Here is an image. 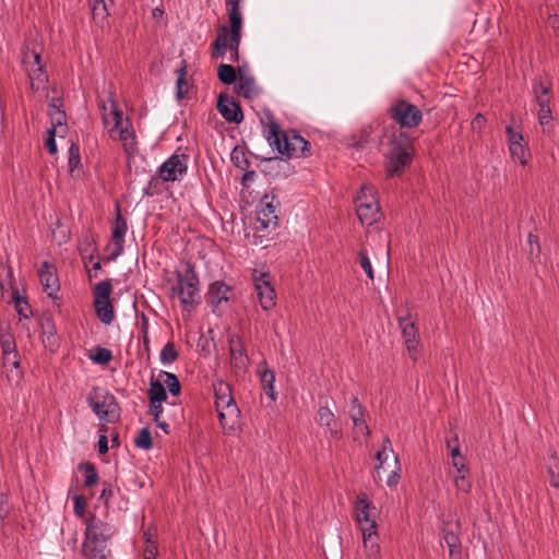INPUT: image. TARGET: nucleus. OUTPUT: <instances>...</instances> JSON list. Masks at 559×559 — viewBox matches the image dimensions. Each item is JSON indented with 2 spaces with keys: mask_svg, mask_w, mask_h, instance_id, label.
Here are the masks:
<instances>
[{
  "mask_svg": "<svg viewBox=\"0 0 559 559\" xmlns=\"http://www.w3.org/2000/svg\"><path fill=\"white\" fill-rule=\"evenodd\" d=\"M217 76L222 83L227 85L234 84L237 80L235 68L225 63L218 66Z\"/></svg>",
  "mask_w": 559,
  "mask_h": 559,
  "instance_id": "40",
  "label": "nucleus"
},
{
  "mask_svg": "<svg viewBox=\"0 0 559 559\" xmlns=\"http://www.w3.org/2000/svg\"><path fill=\"white\" fill-rule=\"evenodd\" d=\"M461 524L460 521L444 522L442 526L443 540L449 547L451 559H461V538H460Z\"/></svg>",
  "mask_w": 559,
  "mask_h": 559,
  "instance_id": "20",
  "label": "nucleus"
},
{
  "mask_svg": "<svg viewBox=\"0 0 559 559\" xmlns=\"http://www.w3.org/2000/svg\"><path fill=\"white\" fill-rule=\"evenodd\" d=\"M229 31L228 27L222 25L217 31V36L212 43V58H223L227 51Z\"/></svg>",
  "mask_w": 559,
  "mask_h": 559,
  "instance_id": "29",
  "label": "nucleus"
},
{
  "mask_svg": "<svg viewBox=\"0 0 559 559\" xmlns=\"http://www.w3.org/2000/svg\"><path fill=\"white\" fill-rule=\"evenodd\" d=\"M230 159L233 164L241 170H246L249 167V160L247 159L243 150L239 146H236L231 151Z\"/></svg>",
  "mask_w": 559,
  "mask_h": 559,
  "instance_id": "45",
  "label": "nucleus"
},
{
  "mask_svg": "<svg viewBox=\"0 0 559 559\" xmlns=\"http://www.w3.org/2000/svg\"><path fill=\"white\" fill-rule=\"evenodd\" d=\"M271 147L287 158H300L311 155V144L296 130L282 131L272 114H266V123L263 129Z\"/></svg>",
  "mask_w": 559,
  "mask_h": 559,
  "instance_id": "1",
  "label": "nucleus"
},
{
  "mask_svg": "<svg viewBox=\"0 0 559 559\" xmlns=\"http://www.w3.org/2000/svg\"><path fill=\"white\" fill-rule=\"evenodd\" d=\"M3 365L4 367H12L16 369V379L22 378V371H20V360H19V353L14 352L13 354L3 355Z\"/></svg>",
  "mask_w": 559,
  "mask_h": 559,
  "instance_id": "50",
  "label": "nucleus"
},
{
  "mask_svg": "<svg viewBox=\"0 0 559 559\" xmlns=\"http://www.w3.org/2000/svg\"><path fill=\"white\" fill-rule=\"evenodd\" d=\"M445 443L451 456H453L454 450H460L459 437L456 435L452 438H448Z\"/></svg>",
  "mask_w": 559,
  "mask_h": 559,
  "instance_id": "58",
  "label": "nucleus"
},
{
  "mask_svg": "<svg viewBox=\"0 0 559 559\" xmlns=\"http://www.w3.org/2000/svg\"><path fill=\"white\" fill-rule=\"evenodd\" d=\"M230 362L234 368L243 370L246 369L249 358L239 336H231L229 338Z\"/></svg>",
  "mask_w": 559,
  "mask_h": 559,
  "instance_id": "26",
  "label": "nucleus"
},
{
  "mask_svg": "<svg viewBox=\"0 0 559 559\" xmlns=\"http://www.w3.org/2000/svg\"><path fill=\"white\" fill-rule=\"evenodd\" d=\"M239 93L247 99H251L257 96L258 91L255 88L254 79L252 76L240 75L238 79Z\"/></svg>",
  "mask_w": 559,
  "mask_h": 559,
  "instance_id": "35",
  "label": "nucleus"
},
{
  "mask_svg": "<svg viewBox=\"0 0 559 559\" xmlns=\"http://www.w3.org/2000/svg\"><path fill=\"white\" fill-rule=\"evenodd\" d=\"M145 535V548L143 550V559H156L158 555V547L156 542L152 539V536L147 533Z\"/></svg>",
  "mask_w": 559,
  "mask_h": 559,
  "instance_id": "47",
  "label": "nucleus"
},
{
  "mask_svg": "<svg viewBox=\"0 0 559 559\" xmlns=\"http://www.w3.org/2000/svg\"><path fill=\"white\" fill-rule=\"evenodd\" d=\"M399 328L401 329L406 348L408 350L409 357L413 360L417 359L418 354V329L416 324L412 321L411 316L399 318Z\"/></svg>",
  "mask_w": 559,
  "mask_h": 559,
  "instance_id": "17",
  "label": "nucleus"
},
{
  "mask_svg": "<svg viewBox=\"0 0 559 559\" xmlns=\"http://www.w3.org/2000/svg\"><path fill=\"white\" fill-rule=\"evenodd\" d=\"M177 81H176V96L180 100L185 98L188 93V83H187V74H188V62L186 59L180 61L179 68L176 70Z\"/></svg>",
  "mask_w": 559,
  "mask_h": 559,
  "instance_id": "31",
  "label": "nucleus"
},
{
  "mask_svg": "<svg viewBox=\"0 0 559 559\" xmlns=\"http://www.w3.org/2000/svg\"><path fill=\"white\" fill-rule=\"evenodd\" d=\"M79 469L82 472L84 476V486L92 487L98 483V473L94 464L90 462H82L79 464Z\"/></svg>",
  "mask_w": 559,
  "mask_h": 559,
  "instance_id": "36",
  "label": "nucleus"
},
{
  "mask_svg": "<svg viewBox=\"0 0 559 559\" xmlns=\"http://www.w3.org/2000/svg\"><path fill=\"white\" fill-rule=\"evenodd\" d=\"M178 357L179 353L173 342L166 343L159 354V360L163 365H170L176 361Z\"/></svg>",
  "mask_w": 559,
  "mask_h": 559,
  "instance_id": "39",
  "label": "nucleus"
},
{
  "mask_svg": "<svg viewBox=\"0 0 559 559\" xmlns=\"http://www.w3.org/2000/svg\"><path fill=\"white\" fill-rule=\"evenodd\" d=\"M388 115L402 129H414L423 121V111L404 98L395 99L388 108Z\"/></svg>",
  "mask_w": 559,
  "mask_h": 559,
  "instance_id": "6",
  "label": "nucleus"
},
{
  "mask_svg": "<svg viewBox=\"0 0 559 559\" xmlns=\"http://www.w3.org/2000/svg\"><path fill=\"white\" fill-rule=\"evenodd\" d=\"M376 459L379 462V464L376 465V471H377V473H379V471L383 467V464L389 459V453L385 451H378L376 454Z\"/></svg>",
  "mask_w": 559,
  "mask_h": 559,
  "instance_id": "59",
  "label": "nucleus"
},
{
  "mask_svg": "<svg viewBox=\"0 0 559 559\" xmlns=\"http://www.w3.org/2000/svg\"><path fill=\"white\" fill-rule=\"evenodd\" d=\"M97 448L100 454H105L108 452V439L105 435L99 436Z\"/></svg>",
  "mask_w": 559,
  "mask_h": 559,
  "instance_id": "62",
  "label": "nucleus"
},
{
  "mask_svg": "<svg viewBox=\"0 0 559 559\" xmlns=\"http://www.w3.org/2000/svg\"><path fill=\"white\" fill-rule=\"evenodd\" d=\"M414 145L405 131L393 132L383 152L384 169L388 178L401 176L413 162Z\"/></svg>",
  "mask_w": 559,
  "mask_h": 559,
  "instance_id": "3",
  "label": "nucleus"
},
{
  "mask_svg": "<svg viewBox=\"0 0 559 559\" xmlns=\"http://www.w3.org/2000/svg\"><path fill=\"white\" fill-rule=\"evenodd\" d=\"M394 463L396 465V468L394 471H392V473L389 475L388 479H386V485L389 487H394L399 484L400 481V469H401V464H400V460H399V456L395 455L394 456Z\"/></svg>",
  "mask_w": 559,
  "mask_h": 559,
  "instance_id": "54",
  "label": "nucleus"
},
{
  "mask_svg": "<svg viewBox=\"0 0 559 559\" xmlns=\"http://www.w3.org/2000/svg\"><path fill=\"white\" fill-rule=\"evenodd\" d=\"M213 390L219 424L226 432L230 433L235 431L240 417V411L231 395V388L227 382L217 380L213 383Z\"/></svg>",
  "mask_w": 559,
  "mask_h": 559,
  "instance_id": "5",
  "label": "nucleus"
},
{
  "mask_svg": "<svg viewBox=\"0 0 559 559\" xmlns=\"http://www.w3.org/2000/svg\"><path fill=\"white\" fill-rule=\"evenodd\" d=\"M160 416H162V414H158L157 419H156V417H153L154 421L156 423L158 428L164 430L165 433H169V425L166 421L162 420Z\"/></svg>",
  "mask_w": 559,
  "mask_h": 559,
  "instance_id": "63",
  "label": "nucleus"
},
{
  "mask_svg": "<svg viewBox=\"0 0 559 559\" xmlns=\"http://www.w3.org/2000/svg\"><path fill=\"white\" fill-rule=\"evenodd\" d=\"M31 81V87L33 91H39L45 87L48 82L47 72L44 69V63L36 64L26 69Z\"/></svg>",
  "mask_w": 559,
  "mask_h": 559,
  "instance_id": "30",
  "label": "nucleus"
},
{
  "mask_svg": "<svg viewBox=\"0 0 559 559\" xmlns=\"http://www.w3.org/2000/svg\"><path fill=\"white\" fill-rule=\"evenodd\" d=\"M361 533L366 555L368 557H376L380 552L377 525L370 524L369 526H362Z\"/></svg>",
  "mask_w": 559,
  "mask_h": 559,
  "instance_id": "28",
  "label": "nucleus"
},
{
  "mask_svg": "<svg viewBox=\"0 0 559 559\" xmlns=\"http://www.w3.org/2000/svg\"><path fill=\"white\" fill-rule=\"evenodd\" d=\"M115 534L114 525L95 515L90 516L86 520L82 545V551L86 559H109L111 557L109 542Z\"/></svg>",
  "mask_w": 559,
  "mask_h": 559,
  "instance_id": "2",
  "label": "nucleus"
},
{
  "mask_svg": "<svg viewBox=\"0 0 559 559\" xmlns=\"http://www.w3.org/2000/svg\"><path fill=\"white\" fill-rule=\"evenodd\" d=\"M0 345L2 355L13 354L16 350V344L13 335L9 332L0 334Z\"/></svg>",
  "mask_w": 559,
  "mask_h": 559,
  "instance_id": "46",
  "label": "nucleus"
},
{
  "mask_svg": "<svg viewBox=\"0 0 559 559\" xmlns=\"http://www.w3.org/2000/svg\"><path fill=\"white\" fill-rule=\"evenodd\" d=\"M241 41V36H229L228 37V46L229 49V60L231 62H238L239 61V46Z\"/></svg>",
  "mask_w": 559,
  "mask_h": 559,
  "instance_id": "49",
  "label": "nucleus"
},
{
  "mask_svg": "<svg viewBox=\"0 0 559 559\" xmlns=\"http://www.w3.org/2000/svg\"><path fill=\"white\" fill-rule=\"evenodd\" d=\"M176 283L171 287L173 294L179 298L181 308L192 312L201 302L200 280L195 266L191 262L185 263L183 270L175 272Z\"/></svg>",
  "mask_w": 559,
  "mask_h": 559,
  "instance_id": "4",
  "label": "nucleus"
},
{
  "mask_svg": "<svg viewBox=\"0 0 559 559\" xmlns=\"http://www.w3.org/2000/svg\"><path fill=\"white\" fill-rule=\"evenodd\" d=\"M114 496V490L110 484H105L100 493V499H103L106 503Z\"/></svg>",
  "mask_w": 559,
  "mask_h": 559,
  "instance_id": "61",
  "label": "nucleus"
},
{
  "mask_svg": "<svg viewBox=\"0 0 559 559\" xmlns=\"http://www.w3.org/2000/svg\"><path fill=\"white\" fill-rule=\"evenodd\" d=\"M136 448L142 450H151L153 447L151 431L148 428H142L134 439Z\"/></svg>",
  "mask_w": 559,
  "mask_h": 559,
  "instance_id": "44",
  "label": "nucleus"
},
{
  "mask_svg": "<svg viewBox=\"0 0 559 559\" xmlns=\"http://www.w3.org/2000/svg\"><path fill=\"white\" fill-rule=\"evenodd\" d=\"M1 269L5 272V282L12 288V299L14 308L20 318L28 319L32 316L31 306L25 297L19 295V289L14 287L13 270L10 265H1ZM0 287L4 288V280L0 278Z\"/></svg>",
  "mask_w": 559,
  "mask_h": 559,
  "instance_id": "15",
  "label": "nucleus"
},
{
  "mask_svg": "<svg viewBox=\"0 0 559 559\" xmlns=\"http://www.w3.org/2000/svg\"><path fill=\"white\" fill-rule=\"evenodd\" d=\"M90 359L99 365H107L112 359V353L108 348L96 346L91 349Z\"/></svg>",
  "mask_w": 559,
  "mask_h": 559,
  "instance_id": "38",
  "label": "nucleus"
},
{
  "mask_svg": "<svg viewBox=\"0 0 559 559\" xmlns=\"http://www.w3.org/2000/svg\"><path fill=\"white\" fill-rule=\"evenodd\" d=\"M189 156L187 154L170 155L157 169V176L163 181H178L188 171Z\"/></svg>",
  "mask_w": 559,
  "mask_h": 559,
  "instance_id": "11",
  "label": "nucleus"
},
{
  "mask_svg": "<svg viewBox=\"0 0 559 559\" xmlns=\"http://www.w3.org/2000/svg\"><path fill=\"white\" fill-rule=\"evenodd\" d=\"M509 151L514 162H519L523 166L527 164L530 151L525 144L509 145Z\"/></svg>",
  "mask_w": 559,
  "mask_h": 559,
  "instance_id": "41",
  "label": "nucleus"
},
{
  "mask_svg": "<svg viewBox=\"0 0 559 559\" xmlns=\"http://www.w3.org/2000/svg\"><path fill=\"white\" fill-rule=\"evenodd\" d=\"M92 17L97 26L103 27L107 21L108 10L105 0H88Z\"/></svg>",
  "mask_w": 559,
  "mask_h": 559,
  "instance_id": "32",
  "label": "nucleus"
},
{
  "mask_svg": "<svg viewBox=\"0 0 559 559\" xmlns=\"http://www.w3.org/2000/svg\"><path fill=\"white\" fill-rule=\"evenodd\" d=\"M252 280L262 309L269 311L274 308L276 305V294L274 287L271 284L270 273H259L257 270H253Z\"/></svg>",
  "mask_w": 559,
  "mask_h": 559,
  "instance_id": "12",
  "label": "nucleus"
},
{
  "mask_svg": "<svg viewBox=\"0 0 559 559\" xmlns=\"http://www.w3.org/2000/svg\"><path fill=\"white\" fill-rule=\"evenodd\" d=\"M150 412L153 417H158V414H163V402L167 400V392L164 384L158 380L151 379L150 389Z\"/></svg>",
  "mask_w": 559,
  "mask_h": 559,
  "instance_id": "23",
  "label": "nucleus"
},
{
  "mask_svg": "<svg viewBox=\"0 0 559 559\" xmlns=\"http://www.w3.org/2000/svg\"><path fill=\"white\" fill-rule=\"evenodd\" d=\"M90 407L100 420L114 423L120 417V406L114 394L108 391L93 390V395L87 397Z\"/></svg>",
  "mask_w": 559,
  "mask_h": 559,
  "instance_id": "8",
  "label": "nucleus"
},
{
  "mask_svg": "<svg viewBox=\"0 0 559 559\" xmlns=\"http://www.w3.org/2000/svg\"><path fill=\"white\" fill-rule=\"evenodd\" d=\"M486 122V118L481 114H477L472 120V128L474 130H481Z\"/></svg>",
  "mask_w": 559,
  "mask_h": 559,
  "instance_id": "60",
  "label": "nucleus"
},
{
  "mask_svg": "<svg viewBox=\"0 0 559 559\" xmlns=\"http://www.w3.org/2000/svg\"><path fill=\"white\" fill-rule=\"evenodd\" d=\"M38 276L43 285L44 292L48 297L57 298V293L60 289L59 278L56 273V269L48 261H44L41 267L38 271Z\"/></svg>",
  "mask_w": 559,
  "mask_h": 559,
  "instance_id": "21",
  "label": "nucleus"
},
{
  "mask_svg": "<svg viewBox=\"0 0 559 559\" xmlns=\"http://www.w3.org/2000/svg\"><path fill=\"white\" fill-rule=\"evenodd\" d=\"M22 62L25 69L35 67L36 64L38 66L43 62L40 52L35 50L34 48H29L28 46H26L23 50Z\"/></svg>",
  "mask_w": 559,
  "mask_h": 559,
  "instance_id": "43",
  "label": "nucleus"
},
{
  "mask_svg": "<svg viewBox=\"0 0 559 559\" xmlns=\"http://www.w3.org/2000/svg\"><path fill=\"white\" fill-rule=\"evenodd\" d=\"M357 260L361 269L366 272L367 276L370 280H373V269L368 257V253L365 249L359 250Z\"/></svg>",
  "mask_w": 559,
  "mask_h": 559,
  "instance_id": "48",
  "label": "nucleus"
},
{
  "mask_svg": "<svg viewBox=\"0 0 559 559\" xmlns=\"http://www.w3.org/2000/svg\"><path fill=\"white\" fill-rule=\"evenodd\" d=\"M316 423L325 428V435L330 438L340 440L343 437L341 423L328 405H320L316 415Z\"/></svg>",
  "mask_w": 559,
  "mask_h": 559,
  "instance_id": "16",
  "label": "nucleus"
},
{
  "mask_svg": "<svg viewBox=\"0 0 559 559\" xmlns=\"http://www.w3.org/2000/svg\"><path fill=\"white\" fill-rule=\"evenodd\" d=\"M55 138H56V130H55V128H50L47 131V139L45 141V145H46L49 154H51V155H55L58 152Z\"/></svg>",
  "mask_w": 559,
  "mask_h": 559,
  "instance_id": "53",
  "label": "nucleus"
},
{
  "mask_svg": "<svg viewBox=\"0 0 559 559\" xmlns=\"http://www.w3.org/2000/svg\"><path fill=\"white\" fill-rule=\"evenodd\" d=\"M376 508L368 501L365 493H360L355 502V519L362 531V526H369L370 524L377 525L376 520L372 518V511Z\"/></svg>",
  "mask_w": 559,
  "mask_h": 559,
  "instance_id": "24",
  "label": "nucleus"
},
{
  "mask_svg": "<svg viewBox=\"0 0 559 559\" xmlns=\"http://www.w3.org/2000/svg\"><path fill=\"white\" fill-rule=\"evenodd\" d=\"M110 114L114 117L115 126L114 130L119 132V140L122 141L124 151L128 154H131L135 150V135L132 130H129L127 127H123L122 121V111L118 108L115 99L110 97Z\"/></svg>",
  "mask_w": 559,
  "mask_h": 559,
  "instance_id": "14",
  "label": "nucleus"
},
{
  "mask_svg": "<svg viewBox=\"0 0 559 559\" xmlns=\"http://www.w3.org/2000/svg\"><path fill=\"white\" fill-rule=\"evenodd\" d=\"M48 115L51 120V124H52L51 128L56 129L57 127H61L66 123L67 116H66L64 110H62V109L48 110Z\"/></svg>",
  "mask_w": 559,
  "mask_h": 559,
  "instance_id": "51",
  "label": "nucleus"
},
{
  "mask_svg": "<svg viewBox=\"0 0 559 559\" xmlns=\"http://www.w3.org/2000/svg\"><path fill=\"white\" fill-rule=\"evenodd\" d=\"M357 216L362 225L371 226L381 217L380 205L371 187L362 186L355 199Z\"/></svg>",
  "mask_w": 559,
  "mask_h": 559,
  "instance_id": "7",
  "label": "nucleus"
},
{
  "mask_svg": "<svg viewBox=\"0 0 559 559\" xmlns=\"http://www.w3.org/2000/svg\"><path fill=\"white\" fill-rule=\"evenodd\" d=\"M73 511L78 516H82L85 511V499L82 496L74 497Z\"/></svg>",
  "mask_w": 559,
  "mask_h": 559,
  "instance_id": "57",
  "label": "nucleus"
},
{
  "mask_svg": "<svg viewBox=\"0 0 559 559\" xmlns=\"http://www.w3.org/2000/svg\"><path fill=\"white\" fill-rule=\"evenodd\" d=\"M508 145H515L523 143V134L520 131H515L512 126L506 128Z\"/></svg>",
  "mask_w": 559,
  "mask_h": 559,
  "instance_id": "52",
  "label": "nucleus"
},
{
  "mask_svg": "<svg viewBox=\"0 0 559 559\" xmlns=\"http://www.w3.org/2000/svg\"><path fill=\"white\" fill-rule=\"evenodd\" d=\"M157 182V179L156 178H152L147 185V187H145L143 189V194L146 195V197H152L154 194V191H153V186L154 183Z\"/></svg>",
  "mask_w": 559,
  "mask_h": 559,
  "instance_id": "64",
  "label": "nucleus"
},
{
  "mask_svg": "<svg viewBox=\"0 0 559 559\" xmlns=\"http://www.w3.org/2000/svg\"><path fill=\"white\" fill-rule=\"evenodd\" d=\"M452 466L456 469L457 475L454 477V485L462 492H469L472 489V480L469 478V469L466 465V459L462 455L461 450H454Z\"/></svg>",
  "mask_w": 559,
  "mask_h": 559,
  "instance_id": "18",
  "label": "nucleus"
},
{
  "mask_svg": "<svg viewBox=\"0 0 559 559\" xmlns=\"http://www.w3.org/2000/svg\"><path fill=\"white\" fill-rule=\"evenodd\" d=\"M112 285L110 280L97 283L94 287V308L98 319L106 325L115 319L114 307L110 301Z\"/></svg>",
  "mask_w": 559,
  "mask_h": 559,
  "instance_id": "9",
  "label": "nucleus"
},
{
  "mask_svg": "<svg viewBox=\"0 0 559 559\" xmlns=\"http://www.w3.org/2000/svg\"><path fill=\"white\" fill-rule=\"evenodd\" d=\"M116 218L112 223L111 245L107 246L110 250L107 257L108 261H115L123 252L124 237L128 230L127 219L122 216L119 204L116 205Z\"/></svg>",
  "mask_w": 559,
  "mask_h": 559,
  "instance_id": "13",
  "label": "nucleus"
},
{
  "mask_svg": "<svg viewBox=\"0 0 559 559\" xmlns=\"http://www.w3.org/2000/svg\"><path fill=\"white\" fill-rule=\"evenodd\" d=\"M349 417L357 433L360 432L365 437L370 435L369 427L365 420V409L356 396L350 400Z\"/></svg>",
  "mask_w": 559,
  "mask_h": 559,
  "instance_id": "27",
  "label": "nucleus"
},
{
  "mask_svg": "<svg viewBox=\"0 0 559 559\" xmlns=\"http://www.w3.org/2000/svg\"><path fill=\"white\" fill-rule=\"evenodd\" d=\"M228 11V19L230 23L229 36H241L242 31V16L239 10H227Z\"/></svg>",
  "mask_w": 559,
  "mask_h": 559,
  "instance_id": "37",
  "label": "nucleus"
},
{
  "mask_svg": "<svg viewBox=\"0 0 559 559\" xmlns=\"http://www.w3.org/2000/svg\"><path fill=\"white\" fill-rule=\"evenodd\" d=\"M260 209L257 212L254 229L263 231L265 229H275L278 224L277 209L280 202L273 194H264L260 200Z\"/></svg>",
  "mask_w": 559,
  "mask_h": 559,
  "instance_id": "10",
  "label": "nucleus"
},
{
  "mask_svg": "<svg viewBox=\"0 0 559 559\" xmlns=\"http://www.w3.org/2000/svg\"><path fill=\"white\" fill-rule=\"evenodd\" d=\"M158 380L164 384L165 389H167L171 395L178 396L180 394L181 384L175 373L162 370L159 371Z\"/></svg>",
  "mask_w": 559,
  "mask_h": 559,
  "instance_id": "33",
  "label": "nucleus"
},
{
  "mask_svg": "<svg viewBox=\"0 0 559 559\" xmlns=\"http://www.w3.org/2000/svg\"><path fill=\"white\" fill-rule=\"evenodd\" d=\"M528 247H530V254L539 257L540 253V246H539V238L537 235L530 234L527 238Z\"/></svg>",
  "mask_w": 559,
  "mask_h": 559,
  "instance_id": "55",
  "label": "nucleus"
},
{
  "mask_svg": "<svg viewBox=\"0 0 559 559\" xmlns=\"http://www.w3.org/2000/svg\"><path fill=\"white\" fill-rule=\"evenodd\" d=\"M217 110L227 122L239 124L243 120L240 104L225 93L217 98Z\"/></svg>",
  "mask_w": 559,
  "mask_h": 559,
  "instance_id": "19",
  "label": "nucleus"
},
{
  "mask_svg": "<svg viewBox=\"0 0 559 559\" xmlns=\"http://www.w3.org/2000/svg\"><path fill=\"white\" fill-rule=\"evenodd\" d=\"M68 166L71 175L81 166V154L79 144L72 142L68 150Z\"/></svg>",
  "mask_w": 559,
  "mask_h": 559,
  "instance_id": "42",
  "label": "nucleus"
},
{
  "mask_svg": "<svg viewBox=\"0 0 559 559\" xmlns=\"http://www.w3.org/2000/svg\"><path fill=\"white\" fill-rule=\"evenodd\" d=\"M231 292V287L223 281H215L209 286L207 302L215 310L223 301L229 300L228 294Z\"/></svg>",
  "mask_w": 559,
  "mask_h": 559,
  "instance_id": "25",
  "label": "nucleus"
},
{
  "mask_svg": "<svg viewBox=\"0 0 559 559\" xmlns=\"http://www.w3.org/2000/svg\"><path fill=\"white\" fill-rule=\"evenodd\" d=\"M549 484L555 488H559V465H555L548 468Z\"/></svg>",
  "mask_w": 559,
  "mask_h": 559,
  "instance_id": "56",
  "label": "nucleus"
},
{
  "mask_svg": "<svg viewBox=\"0 0 559 559\" xmlns=\"http://www.w3.org/2000/svg\"><path fill=\"white\" fill-rule=\"evenodd\" d=\"M260 381L265 394L272 400H276V392L274 389L275 372L271 369H263L260 371Z\"/></svg>",
  "mask_w": 559,
  "mask_h": 559,
  "instance_id": "34",
  "label": "nucleus"
},
{
  "mask_svg": "<svg viewBox=\"0 0 559 559\" xmlns=\"http://www.w3.org/2000/svg\"><path fill=\"white\" fill-rule=\"evenodd\" d=\"M534 92L536 95V102L538 104V121L542 126L547 124L551 119L550 103V87L542 83L534 85Z\"/></svg>",
  "mask_w": 559,
  "mask_h": 559,
  "instance_id": "22",
  "label": "nucleus"
}]
</instances>
